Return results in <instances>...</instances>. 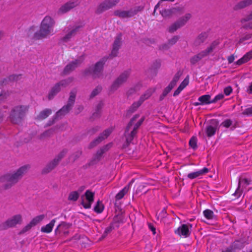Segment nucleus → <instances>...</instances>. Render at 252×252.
Returning <instances> with one entry per match:
<instances>
[{
	"label": "nucleus",
	"instance_id": "nucleus-1",
	"mask_svg": "<svg viewBox=\"0 0 252 252\" xmlns=\"http://www.w3.org/2000/svg\"><path fill=\"white\" fill-rule=\"evenodd\" d=\"M30 166L24 165L20 167L12 173H8L0 176V182L5 183L4 188L8 189L16 184L28 172Z\"/></svg>",
	"mask_w": 252,
	"mask_h": 252
},
{
	"label": "nucleus",
	"instance_id": "nucleus-2",
	"mask_svg": "<svg viewBox=\"0 0 252 252\" xmlns=\"http://www.w3.org/2000/svg\"><path fill=\"white\" fill-rule=\"evenodd\" d=\"M55 24V21L51 17L45 16L41 23L39 30L34 33V38L39 39L53 34Z\"/></svg>",
	"mask_w": 252,
	"mask_h": 252
},
{
	"label": "nucleus",
	"instance_id": "nucleus-3",
	"mask_svg": "<svg viewBox=\"0 0 252 252\" xmlns=\"http://www.w3.org/2000/svg\"><path fill=\"white\" fill-rule=\"evenodd\" d=\"M29 110L27 105H17L11 110L9 120L13 124H18L21 122Z\"/></svg>",
	"mask_w": 252,
	"mask_h": 252
},
{
	"label": "nucleus",
	"instance_id": "nucleus-4",
	"mask_svg": "<svg viewBox=\"0 0 252 252\" xmlns=\"http://www.w3.org/2000/svg\"><path fill=\"white\" fill-rule=\"evenodd\" d=\"M138 115H136L130 121V122L128 123L126 129L125 131V136L126 137V142L127 143V145H128L132 141L134 137L136 135L137 133V129L138 128V127L140 126L143 123L144 118H142L139 120L134 126L133 129L132 131H131L130 134H127V132H128L129 129L130 128L131 126L133 125L134 122L135 121V119L139 117Z\"/></svg>",
	"mask_w": 252,
	"mask_h": 252
},
{
	"label": "nucleus",
	"instance_id": "nucleus-5",
	"mask_svg": "<svg viewBox=\"0 0 252 252\" xmlns=\"http://www.w3.org/2000/svg\"><path fill=\"white\" fill-rule=\"evenodd\" d=\"M219 44L218 41H213L211 45L208 47L205 50L201 51L198 54L194 55L190 59V62L192 64H194L203 58L207 57L210 54L212 53L213 51Z\"/></svg>",
	"mask_w": 252,
	"mask_h": 252
},
{
	"label": "nucleus",
	"instance_id": "nucleus-6",
	"mask_svg": "<svg viewBox=\"0 0 252 252\" xmlns=\"http://www.w3.org/2000/svg\"><path fill=\"white\" fill-rule=\"evenodd\" d=\"M23 219L22 215L16 214L8 219L0 225V230H5L9 228L15 227L17 225L23 223Z\"/></svg>",
	"mask_w": 252,
	"mask_h": 252
},
{
	"label": "nucleus",
	"instance_id": "nucleus-7",
	"mask_svg": "<svg viewBox=\"0 0 252 252\" xmlns=\"http://www.w3.org/2000/svg\"><path fill=\"white\" fill-rule=\"evenodd\" d=\"M130 74V71L129 70H126L121 73L112 84L110 87V91L113 92L117 90L127 81Z\"/></svg>",
	"mask_w": 252,
	"mask_h": 252
},
{
	"label": "nucleus",
	"instance_id": "nucleus-8",
	"mask_svg": "<svg viewBox=\"0 0 252 252\" xmlns=\"http://www.w3.org/2000/svg\"><path fill=\"white\" fill-rule=\"evenodd\" d=\"M76 94V91L73 90L70 92L67 104L56 113V117L64 116L69 111L74 103Z\"/></svg>",
	"mask_w": 252,
	"mask_h": 252
},
{
	"label": "nucleus",
	"instance_id": "nucleus-9",
	"mask_svg": "<svg viewBox=\"0 0 252 252\" xmlns=\"http://www.w3.org/2000/svg\"><path fill=\"white\" fill-rule=\"evenodd\" d=\"M67 153V150L64 149L61 151L57 157L49 163L42 170V173L47 174L51 172L58 165L59 161Z\"/></svg>",
	"mask_w": 252,
	"mask_h": 252
},
{
	"label": "nucleus",
	"instance_id": "nucleus-10",
	"mask_svg": "<svg viewBox=\"0 0 252 252\" xmlns=\"http://www.w3.org/2000/svg\"><path fill=\"white\" fill-rule=\"evenodd\" d=\"M120 0H105L100 3L95 9V13L99 14L117 5Z\"/></svg>",
	"mask_w": 252,
	"mask_h": 252
},
{
	"label": "nucleus",
	"instance_id": "nucleus-11",
	"mask_svg": "<svg viewBox=\"0 0 252 252\" xmlns=\"http://www.w3.org/2000/svg\"><path fill=\"white\" fill-rule=\"evenodd\" d=\"M104 61H100L96 63L94 66L90 67L85 71L86 75L92 74L94 77H99L102 70Z\"/></svg>",
	"mask_w": 252,
	"mask_h": 252
},
{
	"label": "nucleus",
	"instance_id": "nucleus-12",
	"mask_svg": "<svg viewBox=\"0 0 252 252\" xmlns=\"http://www.w3.org/2000/svg\"><path fill=\"white\" fill-rule=\"evenodd\" d=\"M190 18V14H186L184 16L179 19L177 21L169 27L168 29L169 32L171 33L174 32L177 30L184 26Z\"/></svg>",
	"mask_w": 252,
	"mask_h": 252
},
{
	"label": "nucleus",
	"instance_id": "nucleus-13",
	"mask_svg": "<svg viewBox=\"0 0 252 252\" xmlns=\"http://www.w3.org/2000/svg\"><path fill=\"white\" fill-rule=\"evenodd\" d=\"M94 193L90 190H87L84 195L82 196L81 204L86 209L90 208L94 200Z\"/></svg>",
	"mask_w": 252,
	"mask_h": 252
},
{
	"label": "nucleus",
	"instance_id": "nucleus-14",
	"mask_svg": "<svg viewBox=\"0 0 252 252\" xmlns=\"http://www.w3.org/2000/svg\"><path fill=\"white\" fill-rule=\"evenodd\" d=\"M84 60V57L83 56L80 57L77 59L69 63L65 67L63 70V73L65 74L69 73L70 72L74 70L76 68L79 66Z\"/></svg>",
	"mask_w": 252,
	"mask_h": 252
},
{
	"label": "nucleus",
	"instance_id": "nucleus-15",
	"mask_svg": "<svg viewBox=\"0 0 252 252\" xmlns=\"http://www.w3.org/2000/svg\"><path fill=\"white\" fill-rule=\"evenodd\" d=\"M140 9H130L129 10H116L114 12V15L121 18H128L133 17L136 15L137 12L142 10Z\"/></svg>",
	"mask_w": 252,
	"mask_h": 252
},
{
	"label": "nucleus",
	"instance_id": "nucleus-16",
	"mask_svg": "<svg viewBox=\"0 0 252 252\" xmlns=\"http://www.w3.org/2000/svg\"><path fill=\"white\" fill-rule=\"evenodd\" d=\"M113 127H110L105 129L99 136L98 137L92 142L90 144L91 148L96 146L99 143L103 140L106 139L113 131Z\"/></svg>",
	"mask_w": 252,
	"mask_h": 252
},
{
	"label": "nucleus",
	"instance_id": "nucleus-17",
	"mask_svg": "<svg viewBox=\"0 0 252 252\" xmlns=\"http://www.w3.org/2000/svg\"><path fill=\"white\" fill-rule=\"evenodd\" d=\"M81 28L79 26H74L66 31V34L62 38L63 42L68 41L72 37L75 36Z\"/></svg>",
	"mask_w": 252,
	"mask_h": 252
},
{
	"label": "nucleus",
	"instance_id": "nucleus-18",
	"mask_svg": "<svg viewBox=\"0 0 252 252\" xmlns=\"http://www.w3.org/2000/svg\"><path fill=\"white\" fill-rule=\"evenodd\" d=\"M70 226V224L65 222H62L55 229V234L56 235L63 234L65 236L67 235L69 233V229Z\"/></svg>",
	"mask_w": 252,
	"mask_h": 252
},
{
	"label": "nucleus",
	"instance_id": "nucleus-19",
	"mask_svg": "<svg viewBox=\"0 0 252 252\" xmlns=\"http://www.w3.org/2000/svg\"><path fill=\"white\" fill-rule=\"evenodd\" d=\"M79 4L78 0H70L63 5H62L59 10V13L63 14L68 12L72 8L75 7Z\"/></svg>",
	"mask_w": 252,
	"mask_h": 252
},
{
	"label": "nucleus",
	"instance_id": "nucleus-20",
	"mask_svg": "<svg viewBox=\"0 0 252 252\" xmlns=\"http://www.w3.org/2000/svg\"><path fill=\"white\" fill-rule=\"evenodd\" d=\"M122 44V34H120L117 36L113 45V49L111 56L116 57L118 53V50Z\"/></svg>",
	"mask_w": 252,
	"mask_h": 252
},
{
	"label": "nucleus",
	"instance_id": "nucleus-21",
	"mask_svg": "<svg viewBox=\"0 0 252 252\" xmlns=\"http://www.w3.org/2000/svg\"><path fill=\"white\" fill-rule=\"evenodd\" d=\"M175 232L179 235L183 236L184 237H188L190 234L189 227L187 224H182L175 230Z\"/></svg>",
	"mask_w": 252,
	"mask_h": 252
},
{
	"label": "nucleus",
	"instance_id": "nucleus-22",
	"mask_svg": "<svg viewBox=\"0 0 252 252\" xmlns=\"http://www.w3.org/2000/svg\"><path fill=\"white\" fill-rule=\"evenodd\" d=\"M208 171L209 169L206 167H204L203 169L196 172L188 174L187 177L190 179H193L208 173Z\"/></svg>",
	"mask_w": 252,
	"mask_h": 252
},
{
	"label": "nucleus",
	"instance_id": "nucleus-23",
	"mask_svg": "<svg viewBox=\"0 0 252 252\" xmlns=\"http://www.w3.org/2000/svg\"><path fill=\"white\" fill-rule=\"evenodd\" d=\"M252 59V50L247 53L243 56L242 58L238 60L236 63L238 65H240L243 63H245Z\"/></svg>",
	"mask_w": 252,
	"mask_h": 252
},
{
	"label": "nucleus",
	"instance_id": "nucleus-24",
	"mask_svg": "<svg viewBox=\"0 0 252 252\" xmlns=\"http://www.w3.org/2000/svg\"><path fill=\"white\" fill-rule=\"evenodd\" d=\"M56 221V219H53L49 223L41 228V231L43 233H49L52 231L53 228Z\"/></svg>",
	"mask_w": 252,
	"mask_h": 252
},
{
	"label": "nucleus",
	"instance_id": "nucleus-25",
	"mask_svg": "<svg viewBox=\"0 0 252 252\" xmlns=\"http://www.w3.org/2000/svg\"><path fill=\"white\" fill-rule=\"evenodd\" d=\"M252 4V0H243L237 3L234 7L235 10L244 8Z\"/></svg>",
	"mask_w": 252,
	"mask_h": 252
},
{
	"label": "nucleus",
	"instance_id": "nucleus-26",
	"mask_svg": "<svg viewBox=\"0 0 252 252\" xmlns=\"http://www.w3.org/2000/svg\"><path fill=\"white\" fill-rule=\"evenodd\" d=\"M132 181L130 182L128 185L126 186L123 189L120 191L116 195V200L121 199L124 195L128 191Z\"/></svg>",
	"mask_w": 252,
	"mask_h": 252
},
{
	"label": "nucleus",
	"instance_id": "nucleus-27",
	"mask_svg": "<svg viewBox=\"0 0 252 252\" xmlns=\"http://www.w3.org/2000/svg\"><path fill=\"white\" fill-rule=\"evenodd\" d=\"M207 37V34L206 32L201 33L194 40V45L196 46L200 45L205 41Z\"/></svg>",
	"mask_w": 252,
	"mask_h": 252
},
{
	"label": "nucleus",
	"instance_id": "nucleus-28",
	"mask_svg": "<svg viewBox=\"0 0 252 252\" xmlns=\"http://www.w3.org/2000/svg\"><path fill=\"white\" fill-rule=\"evenodd\" d=\"M111 146L112 144L110 143L103 146L99 150H98L95 155V158L97 159V160H99L102 155L107 151H108L111 147Z\"/></svg>",
	"mask_w": 252,
	"mask_h": 252
},
{
	"label": "nucleus",
	"instance_id": "nucleus-29",
	"mask_svg": "<svg viewBox=\"0 0 252 252\" xmlns=\"http://www.w3.org/2000/svg\"><path fill=\"white\" fill-rule=\"evenodd\" d=\"M245 184L246 185H249V182L248 180L247 179H242L239 180L238 188L236 190L233 194V195L236 196L237 197H239L242 193V191L240 189V186L242 184Z\"/></svg>",
	"mask_w": 252,
	"mask_h": 252
},
{
	"label": "nucleus",
	"instance_id": "nucleus-30",
	"mask_svg": "<svg viewBox=\"0 0 252 252\" xmlns=\"http://www.w3.org/2000/svg\"><path fill=\"white\" fill-rule=\"evenodd\" d=\"M218 127L217 125L215 126L209 125L206 126L205 128V132L208 137H210L214 135L216 133Z\"/></svg>",
	"mask_w": 252,
	"mask_h": 252
},
{
	"label": "nucleus",
	"instance_id": "nucleus-31",
	"mask_svg": "<svg viewBox=\"0 0 252 252\" xmlns=\"http://www.w3.org/2000/svg\"><path fill=\"white\" fill-rule=\"evenodd\" d=\"M61 89L59 85L57 83L55 85V86L52 88L48 94V99H52L55 95H56L60 91Z\"/></svg>",
	"mask_w": 252,
	"mask_h": 252
},
{
	"label": "nucleus",
	"instance_id": "nucleus-32",
	"mask_svg": "<svg viewBox=\"0 0 252 252\" xmlns=\"http://www.w3.org/2000/svg\"><path fill=\"white\" fill-rule=\"evenodd\" d=\"M155 92V89L150 88L147 90L140 97L139 100L142 103L148 99Z\"/></svg>",
	"mask_w": 252,
	"mask_h": 252
},
{
	"label": "nucleus",
	"instance_id": "nucleus-33",
	"mask_svg": "<svg viewBox=\"0 0 252 252\" xmlns=\"http://www.w3.org/2000/svg\"><path fill=\"white\" fill-rule=\"evenodd\" d=\"M52 113V111L50 109H45L41 111L39 115L37 116V119L39 120H43L48 117Z\"/></svg>",
	"mask_w": 252,
	"mask_h": 252
},
{
	"label": "nucleus",
	"instance_id": "nucleus-34",
	"mask_svg": "<svg viewBox=\"0 0 252 252\" xmlns=\"http://www.w3.org/2000/svg\"><path fill=\"white\" fill-rule=\"evenodd\" d=\"M198 100L200 101L202 105L212 103L211 95L209 94H205L200 96Z\"/></svg>",
	"mask_w": 252,
	"mask_h": 252
},
{
	"label": "nucleus",
	"instance_id": "nucleus-35",
	"mask_svg": "<svg viewBox=\"0 0 252 252\" xmlns=\"http://www.w3.org/2000/svg\"><path fill=\"white\" fill-rule=\"evenodd\" d=\"M45 218V216L44 215H40L37 216L33 218L30 221V223L33 226L37 225L38 223L42 221L44 218Z\"/></svg>",
	"mask_w": 252,
	"mask_h": 252
},
{
	"label": "nucleus",
	"instance_id": "nucleus-36",
	"mask_svg": "<svg viewBox=\"0 0 252 252\" xmlns=\"http://www.w3.org/2000/svg\"><path fill=\"white\" fill-rule=\"evenodd\" d=\"M181 74L179 72L177 73L173 78L172 81L170 83L168 87V90H172L176 85L177 82L179 81Z\"/></svg>",
	"mask_w": 252,
	"mask_h": 252
},
{
	"label": "nucleus",
	"instance_id": "nucleus-37",
	"mask_svg": "<svg viewBox=\"0 0 252 252\" xmlns=\"http://www.w3.org/2000/svg\"><path fill=\"white\" fill-rule=\"evenodd\" d=\"M72 81L73 79L72 78H68L67 79L61 80L57 84L59 85L60 87L62 89L68 86Z\"/></svg>",
	"mask_w": 252,
	"mask_h": 252
},
{
	"label": "nucleus",
	"instance_id": "nucleus-38",
	"mask_svg": "<svg viewBox=\"0 0 252 252\" xmlns=\"http://www.w3.org/2000/svg\"><path fill=\"white\" fill-rule=\"evenodd\" d=\"M221 126L226 128H228L232 126V127H231V129L232 130L234 129L236 127V126L235 125H233V122L230 119H226L225 121H224L223 122L221 123Z\"/></svg>",
	"mask_w": 252,
	"mask_h": 252
},
{
	"label": "nucleus",
	"instance_id": "nucleus-39",
	"mask_svg": "<svg viewBox=\"0 0 252 252\" xmlns=\"http://www.w3.org/2000/svg\"><path fill=\"white\" fill-rule=\"evenodd\" d=\"M142 104L139 100L137 101L134 102L128 109V112L133 113L135 112L138 108Z\"/></svg>",
	"mask_w": 252,
	"mask_h": 252
},
{
	"label": "nucleus",
	"instance_id": "nucleus-40",
	"mask_svg": "<svg viewBox=\"0 0 252 252\" xmlns=\"http://www.w3.org/2000/svg\"><path fill=\"white\" fill-rule=\"evenodd\" d=\"M104 209V206L102 202L98 200L94 208V211L97 213H101Z\"/></svg>",
	"mask_w": 252,
	"mask_h": 252
},
{
	"label": "nucleus",
	"instance_id": "nucleus-41",
	"mask_svg": "<svg viewBox=\"0 0 252 252\" xmlns=\"http://www.w3.org/2000/svg\"><path fill=\"white\" fill-rule=\"evenodd\" d=\"M204 217L208 220H212L214 218V212L209 209H206L203 211Z\"/></svg>",
	"mask_w": 252,
	"mask_h": 252
},
{
	"label": "nucleus",
	"instance_id": "nucleus-42",
	"mask_svg": "<svg viewBox=\"0 0 252 252\" xmlns=\"http://www.w3.org/2000/svg\"><path fill=\"white\" fill-rule=\"evenodd\" d=\"M79 193L77 191H72L68 195V199L71 201H76L79 197Z\"/></svg>",
	"mask_w": 252,
	"mask_h": 252
},
{
	"label": "nucleus",
	"instance_id": "nucleus-43",
	"mask_svg": "<svg viewBox=\"0 0 252 252\" xmlns=\"http://www.w3.org/2000/svg\"><path fill=\"white\" fill-rule=\"evenodd\" d=\"M189 145L191 148L195 149L197 148V138L195 137H192L189 141Z\"/></svg>",
	"mask_w": 252,
	"mask_h": 252
},
{
	"label": "nucleus",
	"instance_id": "nucleus-44",
	"mask_svg": "<svg viewBox=\"0 0 252 252\" xmlns=\"http://www.w3.org/2000/svg\"><path fill=\"white\" fill-rule=\"evenodd\" d=\"M101 87L100 86L96 87L92 92L90 97L93 98L98 94L101 91Z\"/></svg>",
	"mask_w": 252,
	"mask_h": 252
},
{
	"label": "nucleus",
	"instance_id": "nucleus-45",
	"mask_svg": "<svg viewBox=\"0 0 252 252\" xmlns=\"http://www.w3.org/2000/svg\"><path fill=\"white\" fill-rule=\"evenodd\" d=\"M33 226L32 225V224L30 223V222L27 224L25 227H24L22 229L20 232V234H24L26 233V232L29 231Z\"/></svg>",
	"mask_w": 252,
	"mask_h": 252
},
{
	"label": "nucleus",
	"instance_id": "nucleus-46",
	"mask_svg": "<svg viewBox=\"0 0 252 252\" xmlns=\"http://www.w3.org/2000/svg\"><path fill=\"white\" fill-rule=\"evenodd\" d=\"M189 76H188L181 83L179 87L183 90L189 84Z\"/></svg>",
	"mask_w": 252,
	"mask_h": 252
},
{
	"label": "nucleus",
	"instance_id": "nucleus-47",
	"mask_svg": "<svg viewBox=\"0 0 252 252\" xmlns=\"http://www.w3.org/2000/svg\"><path fill=\"white\" fill-rule=\"evenodd\" d=\"M224 95L222 94H219L217 95L213 99H212V103H214L217 102L218 101L223 99Z\"/></svg>",
	"mask_w": 252,
	"mask_h": 252
},
{
	"label": "nucleus",
	"instance_id": "nucleus-48",
	"mask_svg": "<svg viewBox=\"0 0 252 252\" xmlns=\"http://www.w3.org/2000/svg\"><path fill=\"white\" fill-rule=\"evenodd\" d=\"M21 78V75H12L8 77V80L10 81H17Z\"/></svg>",
	"mask_w": 252,
	"mask_h": 252
},
{
	"label": "nucleus",
	"instance_id": "nucleus-49",
	"mask_svg": "<svg viewBox=\"0 0 252 252\" xmlns=\"http://www.w3.org/2000/svg\"><path fill=\"white\" fill-rule=\"evenodd\" d=\"M55 131V129L51 128L45 131L42 135L41 138L50 136Z\"/></svg>",
	"mask_w": 252,
	"mask_h": 252
},
{
	"label": "nucleus",
	"instance_id": "nucleus-50",
	"mask_svg": "<svg viewBox=\"0 0 252 252\" xmlns=\"http://www.w3.org/2000/svg\"><path fill=\"white\" fill-rule=\"evenodd\" d=\"M179 37L178 36H173L171 39L169 40L168 41V44L170 45H174L175 44L177 41L178 40Z\"/></svg>",
	"mask_w": 252,
	"mask_h": 252
},
{
	"label": "nucleus",
	"instance_id": "nucleus-51",
	"mask_svg": "<svg viewBox=\"0 0 252 252\" xmlns=\"http://www.w3.org/2000/svg\"><path fill=\"white\" fill-rule=\"evenodd\" d=\"M244 115H252V106L246 108L243 112Z\"/></svg>",
	"mask_w": 252,
	"mask_h": 252
},
{
	"label": "nucleus",
	"instance_id": "nucleus-52",
	"mask_svg": "<svg viewBox=\"0 0 252 252\" xmlns=\"http://www.w3.org/2000/svg\"><path fill=\"white\" fill-rule=\"evenodd\" d=\"M232 92V89L230 86L227 87L224 89V93L226 95H229Z\"/></svg>",
	"mask_w": 252,
	"mask_h": 252
},
{
	"label": "nucleus",
	"instance_id": "nucleus-53",
	"mask_svg": "<svg viewBox=\"0 0 252 252\" xmlns=\"http://www.w3.org/2000/svg\"><path fill=\"white\" fill-rule=\"evenodd\" d=\"M114 229L113 224H111L108 227H106L105 229L104 235H106L110 233Z\"/></svg>",
	"mask_w": 252,
	"mask_h": 252
},
{
	"label": "nucleus",
	"instance_id": "nucleus-54",
	"mask_svg": "<svg viewBox=\"0 0 252 252\" xmlns=\"http://www.w3.org/2000/svg\"><path fill=\"white\" fill-rule=\"evenodd\" d=\"M81 155V152H76L75 154H73L71 157V158H72L73 160H75V159H76L77 158H78Z\"/></svg>",
	"mask_w": 252,
	"mask_h": 252
},
{
	"label": "nucleus",
	"instance_id": "nucleus-55",
	"mask_svg": "<svg viewBox=\"0 0 252 252\" xmlns=\"http://www.w3.org/2000/svg\"><path fill=\"white\" fill-rule=\"evenodd\" d=\"M160 13L162 16L165 17L168 16L170 13V11L169 10L165 9L161 11Z\"/></svg>",
	"mask_w": 252,
	"mask_h": 252
},
{
	"label": "nucleus",
	"instance_id": "nucleus-56",
	"mask_svg": "<svg viewBox=\"0 0 252 252\" xmlns=\"http://www.w3.org/2000/svg\"><path fill=\"white\" fill-rule=\"evenodd\" d=\"M99 127L97 126L90 129L89 132L91 134H93L95 132L97 131Z\"/></svg>",
	"mask_w": 252,
	"mask_h": 252
},
{
	"label": "nucleus",
	"instance_id": "nucleus-57",
	"mask_svg": "<svg viewBox=\"0 0 252 252\" xmlns=\"http://www.w3.org/2000/svg\"><path fill=\"white\" fill-rule=\"evenodd\" d=\"M252 19V12L249 15H248L246 17H245V18H244L242 21L243 22V21H250Z\"/></svg>",
	"mask_w": 252,
	"mask_h": 252
},
{
	"label": "nucleus",
	"instance_id": "nucleus-58",
	"mask_svg": "<svg viewBox=\"0 0 252 252\" xmlns=\"http://www.w3.org/2000/svg\"><path fill=\"white\" fill-rule=\"evenodd\" d=\"M247 92L249 94H252V82L250 84L249 86L248 87Z\"/></svg>",
	"mask_w": 252,
	"mask_h": 252
},
{
	"label": "nucleus",
	"instance_id": "nucleus-59",
	"mask_svg": "<svg viewBox=\"0 0 252 252\" xmlns=\"http://www.w3.org/2000/svg\"><path fill=\"white\" fill-rule=\"evenodd\" d=\"M183 90L178 87L177 89L174 93V96L178 95Z\"/></svg>",
	"mask_w": 252,
	"mask_h": 252
},
{
	"label": "nucleus",
	"instance_id": "nucleus-60",
	"mask_svg": "<svg viewBox=\"0 0 252 252\" xmlns=\"http://www.w3.org/2000/svg\"><path fill=\"white\" fill-rule=\"evenodd\" d=\"M168 89H169L168 87H167L165 89V90L163 93V96H165L171 90H168Z\"/></svg>",
	"mask_w": 252,
	"mask_h": 252
},
{
	"label": "nucleus",
	"instance_id": "nucleus-61",
	"mask_svg": "<svg viewBox=\"0 0 252 252\" xmlns=\"http://www.w3.org/2000/svg\"><path fill=\"white\" fill-rule=\"evenodd\" d=\"M234 60V57L231 56L228 58V61L229 63H232Z\"/></svg>",
	"mask_w": 252,
	"mask_h": 252
},
{
	"label": "nucleus",
	"instance_id": "nucleus-62",
	"mask_svg": "<svg viewBox=\"0 0 252 252\" xmlns=\"http://www.w3.org/2000/svg\"><path fill=\"white\" fill-rule=\"evenodd\" d=\"M222 252H232V248H228L225 251H223Z\"/></svg>",
	"mask_w": 252,
	"mask_h": 252
},
{
	"label": "nucleus",
	"instance_id": "nucleus-63",
	"mask_svg": "<svg viewBox=\"0 0 252 252\" xmlns=\"http://www.w3.org/2000/svg\"><path fill=\"white\" fill-rule=\"evenodd\" d=\"M150 228H151V230L153 231V234H155V233H156V229L153 226H150Z\"/></svg>",
	"mask_w": 252,
	"mask_h": 252
},
{
	"label": "nucleus",
	"instance_id": "nucleus-64",
	"mask_svg": "<svg viewBox=\"0 0 252 252\" xmlns=\"http://www.w3.org/2000/svg\"><path fill=\"white\" fill-rule=\"evenodd\" d=\"M194 105L195 106H198V105H202V103H201V102L200 101H199V102H196L194 103Z\"/></svg>",
	"mask_w": 252,
	"mask_h": 252
}]
</instances>
